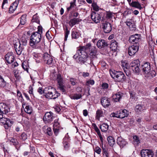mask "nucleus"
<instances>
[{"instance_id":"29","label":"nucleus","mask_w":157,"mask_h":157,"mask_svg":"<svg viewBox=\"0 0 157 157\" xmlns=\"http://www.w3.org/2000/svg\"><path fill=\"white\" fill-rule=\"evenodd\" d=\"M117 47V43L114 40H112L110 45V48L112 50L116 51Z\"/></svg>"},{"instance_id":"46","label":"nucleus","mask_w":157,"mask_h":157,"mask_svg":"<svg viewBox=\"0 0 157 157\" xmlns=\"http://www.w3.org/2000/svg\"><path fill=\"white\" fill-rule=\"evenodd\" d=\"M133 143L135 144H138L140 143L139 138L136 136H133Z\"/></svg>"},{"instance_id":"63","label":"nucleus","mask_w":157,"mask_h":157,"mask_svg":"<svg viewBox=\"0 0 157 157\" xmlns=\"http://www.w3.org/2000/svg\"><path fill=\"white\" fill-rule=\"evenodd\" d=\"M94 81L93 80H88L86 82V84L87 85H93L94 84Z\"/></svg>"},{"instance_id":"32","label":"nucleus","mask_w":157,"mask_h":157,"mask_svg":"<svg viewBox=\"0 0 157 157\" xmlns=\"http://www.w3.org/2000/svg\"><path fill=\"white\" fill-rule=\"evenodd\" d=\"M17 43L18 45L20 44L25 47L27 45V40L25 38L23 37L21 39V41Z\"/></svg>"},{"instance_id":"21","label":"nucleus","mask_w":157,"mask_h":157,"mask_svg":"<svg viewBox=\"0 0 157 157\" xmlns=\"http://www.w3.org/2000/svg\"><path fill=\"white\" fill-rule=\"evenodd\" d=\"M90 58L91 59H93L96 57L97 51L96 48L95 47H92L91 48L90 50Z\"/></svg>"},{"instance_id":"17","label":"nucleus","mask_w":157,"mask_h":157,"mask_svg":"<svg viewBox=\"0 0 157 157\" xmlns=\"http://www.w3.org/2000/svg\"><path fill=\"white\" fill-rule=\"evenodd\" d=\"M101 103L102 106L105 108L107 107L110 105L109 99L106 97H103L101 98Z\"/></svg>"},{"instance_id":"36","label":"nucleus","mask_w":157,"mask_h":157,"mask_svg":"<svg viewBox=\"0 0 157 157\" xmlns=\"http://www.w3.org/2000/svg\"><path fill=\"white\" fill-rule=\"evenodd\" d=\"M26 15L25 14H24L22 15L20 17V25H24L26 21Z\"/></svg>"},{"instance_id":"42","label":"nucleus","mask_w":157,"mask_h":157,"mask_svg":"<svg viewBox=\"0 0 157 157\" xmlns=\"http://www.w3.org/2000/svg\"><path fill=\"white\" fill-rule=\"evenodd\" d=\"M6 85V82L4 80L2 77L0 75V87H5Z\"/></svg>"},{"instance_id":"58","label":"nucleus","mask_w":157,"mask_h":157,"mask_svg":"<svg viewBox=\"0 0 157 157\" xmlns=\"http://www.w3.org/2000/svg\"><path fill=\"white\" fill-rule=\"evenodd\" d=\"M70 82L71 84L73 86L75 85L77 83L76 79L73 78H70Z\"/></svg>"},{"instance_id":"41","label":"nucleus","mask_w":157,"mask_h":157,"mask_svg":"<svg viewBox=\"0 0 157 157\" xmlns=\"http://www.w3.org/2000/svg\"><path fill=\"white\" fill-rule=\"evenodd\" d=\"M104 114L103 111L101 109H98L96 112V117L99 119L101 117L103 116Z\"/></svg>"},{"instance_id":"20","label":"nucleus","mask_w":157,"mask_h":157,"mask_svg":"<svg viewBox=\"0 0 157 157\" xmlns=\"http://www.w3.org/2000/svg\"><path fill=\"white\" fill-rule=\"evenodd\" d=\"M108 44L106 41L104 40H99L97 42V46L99 48L106 47Z\"/></svg>"},{"instance_id":"16","label":"nucleus","mask_w":157,"mask_h":157,"mask_svg":"<svg viewBox=\"0 0 157 157\" xmlns=\"http://www.w3.org/2000/svg\"><path fill=\"white\" fill-rule=\"evenodd\" d=\"M142 67L143 71L145 74H148L150 72L151 67L148 63H145Z\"/></svg>"},{"instance_id":"34","label":"nucleus","mask_w":157,"mask_h":157,"mask_svg":"<svg viewBox=\"0 0 157 157\" xmlns=\"http://www.w3.org/2000/svg\"><path fill=\"white\" fill-rule=\"evenodd\" d=\"M108 127L109 126L107 124L104 123L100 125V128L102 132H105L108 130Z\"/></svg>"},{"instance_id":"48","label":"nucleus","mask_w":157,"mask_h":157,"mask_svg":"<svg viewBox=\"0 0 157 157\" xmlns=\"http://www.w3.org/2000/svg\"><path fill=\"white\" fill-rule=\"evenodd\" d=\"M32 22H36L38 24H40V21L38 17L36 14H35L33 16V19L32 20Z\"/></svg>"},{"instance_id":"35","label":"nucleus","mask_w":157,"mask_h":157,"mask_svg":"<svg viewBox=\"0 0 157 157\" xmlns=\"http://www.w3.org/2000/svg\"><path fill=\"white\" fill-rule=\"evenodd\" d=\"M79 33L75 30H72L71 32L72 38L73 39H77L79 37Z\"/></svg>"},{"instance_id":"22","label":"nucleus","mask_w":157,"mask_h":157,"mask_svg":"<svg viewBox=\"0 0 157 157\" xmlns=\"http://www.w3.org/2000/svg\"><path fill=\"white\" fill-rule=\"evenodd\" d=\"M123 94L121 92H118L113 96V99L115 102L119 101L122 96Z\"/></svg>"},{"instance_id":"28","label":"nucleus","mask_w":157,"mask_h":157,"mask_svg":"<svg viewBox=\"0 0 157 157\" xmlns=\"http://www.w3.org/2000/svg\"><path fill=\"white\" fill-rule=\"evenodd\" d=\"M130 5L132 7L141 9L142 7L140 3L138 2H132L129 3Z\"/></svg>"},{"instance_id":"23","label":"nucleus","mask_w":157,"mask_h":157,"mask_svg":"<svg viewBox=\"0 0 157 157\" xmlns=\"http://www.w3.org/2000/svg\"><path fill=\"white\" fill-rule=\"evenodd\" d=\"M91 46L90 44H88L86 47H81L78 50V52L80 53L81 54H87L86 53V50L87 48H89Z\"/></svg>"},{"instance_id":"53","label":"nucleus","mask_w":157,"mask_h":157,"mask_svg":"<svg viewBox=\"0 0 157 157\" xmlns=\"http://www.w3.org/2000/svg\"><path fill=\"white\" fill-rule=\"evenodd\" d=\"M76 0H73V2H71L70 3V6L67 8V10L68 11H69L71 10V9L74 7L75 5V3Z\"/></svg>"},{"instance_id":"61","label":"nucleus","mask_w":157,"mask_h":157,"mask_svg":"<svg viewBox=\"0 0 157 157\" xmlns=\"http://www.w3.org/2000/svg\"><path fill=\"white\" fill-rule=\"evenodd\" d=\"M21 139L23 140H26L27 138V135L25 133H23L21 135Z\"/></svg>"},{"instance_id":"33","label":"nucleus","mask_w":157,"mask_h":157,"mask_svg":"<svg viewBox=\"0 0 157 157\" xmlns=\"http://www.w3.org/2000/svg\"><path fill=\"white\" fill-rule=\"evenodd\" d=\"M144 109V107L139 105H137L135 108V110L137 114L140 113Z\"/></svg>"},{"instance_id":"6","label":"nucleus","mask_w":157,"mask_h":157,"mask_svg":"<svg viewBox=\"0 0 157 157\" xmlns=\"http://www.w3.org/2000/svg\"><path fill=\"white\" fill-rule=\"evenodd\" d=\"M141 157H152L154 154L153 151L149 149H142L140 151Z\"/></svg>"},{"instance_id":"5","label":"nucleus","mask_w":157,"mask_h":157,"mask_svg":"<svg viewBox=\"0 0 157 157\" xmlns=\"http://www.w3.org/2000/svg\"><path fill=\"white\" fill-rule=\"evenodd\" d=\"M141 38L140 35L138 34L131 36L129 39L130 42L133 44H138V43L140 41Z\"/></svg>"},{"instance_id":"10","label":"nucleus","mask_w":157,"mask_h":157,"mask_svg":"<svg viewBox=\"0 0 157 157\" xmlns=\"http://www.w3.org/2000/svg\"><path fill=\"white\" fill-rule=\"evenodd\" d=\"M0 111L4 114H6L10 111V109L6 104L0 103Z\"/></svg>"},{"instance_id":"4","label":"nucleus","mask_w":157,"mask_h":157,"mask_svg":"<svg viewBox=\"0 0 157 157\" xmlns=\"http://www.w3.org/2000/svg\"><path fill=\"white\" fill-rule=\"evenodd\" d=\"M56 78V80L59 84V88L63 92H65V87L63 85V78L61 75L59 74H57Z\"/></svg>"},{"instance_id":"8","label":"nucleus","mask_w":157,"mask_h":157,"mask_svg":"<svg viewBox=\"0 0 157 157\" xmlns=\"http://www.w3.org/2000/svg\"><path fill=\"white\" fill-rule=\"evenodd\" d=\"M139 44L133 45L128 48V53L129 56H132L137 52L139 49Z\"/></svg>"},{"instance_id":"19","label":"nucleus","mask_w":157,"mask_h":157,"mask_svg":"<svg viewBox=\"0 0 157 157\" xmlns=\"http://www.w3.org/2000/svg\"><path fill=\"white\" fill-rule=\"evenodd\" d=\"M88 59H89V58L87 56V54H80L78 58V62L81 64H83L86 62Z\"/></svg>"},{"instance_id":"52","label":"nucleus","mask_w":157,"mask_h":157,"mask_svg":"<svg viewBox=\"0 0 157 157\" xmlns=\"http://www.w3.org/2000/svg\"><path fill=\"white\" fill-rule=\"evenodd\" d=\"M147 75H148V76L150 78H151L155 76L156 75V72L154 70H152Z\"/></svg>"},{"instance_id":"15","label":"nucleus","mask_w":157,"mask_h":157,"mask_svg":"<svg viewBox=\"0 0 157 157\" xmlns=\"http://www.w3.org/2000/svg\"><path fill=\"white\" fill-rule=\"evenodd\" d=\"M117 143L120 146L121 148H123L128 144L127 142L121 137L117 138Z\"/></svg>"},{"instance_id":"9","label":"nucleus","mask_w":157,"mask_h":157,"mask_svg":"<svg viewBox=\"0 0 157 157\" xmlns=\"http://www.w3.org/2000/svg\"><path fill=\"white\" fill-rule=\"evenodd\" d=\"M102 27L105 33H108L112 30V25L109 23L105 21L102 23Z\"/></svg>"},{"instance_id":"60","label":"nucleus","mask_w":157,"mask_h":157,"mask_svg":"<svg viewBox=\"0 0 157 157\" xmlns=\"http://www.w3.org/2000/svg\"><path fill=\"white\" fill-rule=\"evenodd\" d=\"M102 89L104 90L107 89L109 87V85L108 83H103L101 85Z\"/></svg>"},{"instance_id":"2","label":"nucleus","mask_w":157,"mask_h":157,"mask_svg":"<svg viewBox=\"0 0 157 157\" xmlns=\"http://www.w3.org/2000/svg\"><path fill=\"white\" fill-rule=\"evenodd\" d=\"M44 92L45 98L48 99H55L60 95L55 89L51 86L45 88Z\"/></svg>"},{"instance_id":"55","label":"nucleus","mask_w":157,"mask_h":157,"mask_svg":"<svg viewBox=\"0 0 157 157\" xmlns=\"http://www.w3.org/2000/svg\"><path fill=\"white\" fill-rule=\"evenodd\" d=\"M70 33V31L68 30L67 27H66V31L65 32V37L64 40L66 41L67 40L68 35Z\"/></svg>"},{"instance_id":"3","label":"nucleus","mask_w":157,"mask_h":157,"mask_svg":"<svg viewBox=\"0 0 157 157\" xmlns=\"http://www.w3.org/2000/svg\"><path fill=\"white\" fill-rule=\"evenodd\" d=\"M109 73L112 78L118 82H122L126 79L125 76L122 72L112 69L110 70Z\"/></svg>"},{"instance_id":"64","label":"nucleus","mask_w":157,"mask_h":157,"mask_svg":"<svg viewBox=\"0 0 157 157\" xmlns=\"http://www.w3.org/2000/svg\"><path fill=\"white\" fill-rule=\"evenodd\" d=\"M43 28L40 25L38 27V31L37 32L39 33L41 35L42 33Z\"/></svg>"},{"instance_id":"47","label":"nucleus","mask_w":157,"mask_h":157,"mask_svg":"<svg viewBox=\"0 0 157 157\" xmlns=\"http://www.w3.org/2000/svg\"><path fill=\"white\" fill-rule=\"evenodd\" d=\"M32 110V109L31 107L29 105H26L25 107V111L26 113L29 114H31Z\"/></svg>"},{"instance_id":"18","label":"nucleus","mask_w":157,"mask_h":157,"mask_svg":"<svg viewBox=\"0 0 157 157\" xmlns=\"http://www.w3.org/2000/svg\"><path fill=\"white\" fill-rule=\"evenodd\" d=\"M128 114V112L126 109H124L117 112V117L123 118L127 117Z\"/></svg>"},{"instance_id":"56","label":"nucleus","mask_w":157,"mask_h":157,"mask_svg":"<svg viewBox=\"0 0 157 157\" xmlns=\"http://www.w3.org/2000/svg\"><path fill=\"white\" fill-rule=\"evenodd\" d=\"M95 131L97 133V134L100 140H101L102 144L103 143V139L99 129H98L97 131Z\"/></svg>"},{"instance_id":"7","label":"nucleus","mask_w":157,"mask_h":157,"mask_svg":"<svg viewBox=\"0 0 157 157\" xmlns=\"http://www.w3.org/2000/svg\"><path fill=\"white\" fill-rule=\"evenodd\" d=\"M42 59L45 63L48 64H51L53 62L52 57L47 53H45L42 55Z\"/></svg>"},{"instance_id":"43","label":"nucleus","mask_w":157,"mask_h":157,"mask_svg":"<svg viewBox=\"0 0 157 157\" xmlns=\"http://www.w3.org/2000/svg\"><path fill=\"white\" fill-rule=\"evenodd\" d=\"M140 66V65H138L135 67H131V69L134 73L136 74H139L140 71V69L139 68Z\"/></svg>"},{"instance_id":"27","label":"nucleus","mask_w":157,"mask_h":157,"mask_svg":"<svg viewBox=\"0 0 157 157\" xmlns=\"http://www.w3.org/2000/svg\"><path fill=\"white\" fill-rule=\"evenodd\" d=\"M79 19L78 18H74L70 19L69 22V25L71 27H72L76 24L78 23Z\"/></svg>"},{"instance_id":"44","label":"nucleus","mask_w":157,"mask_h":157,"mask_svg":"<svg viewBox=\"0 0 157 157\" xmlns=\"http://www.w3.org/2000/svg\"><path fill=\"white\" fill-rule=\"evenodd\" d=\"M81 97V94H74L70 96L71 99L76 100L80 99Z\"/></svg>"},{"instance_id":"37","label":"nucleus","mask_w":157,"mask_h":157,"mask_svg":"<svg viewBox=\"0 0 157 157\" xmlns=\"http://www.w3.org/2000/svg\"><path fill=\"white\" fill-rule=\"evenodd\" d=\"M121 66L124 70L129 69L130 67L129 64L127 62L124 61H122Z\"/></svg>"},{"instance_id":"59","label":"nucleus","mask_w":157,"mask_h":157,"mask_svg":"<svg viewBox=\"0 0 157 157\" xmlns=\"http://www.w3.org/2000/svg\"><path fill=\"white\" fill-rule=\"evenodd\" d=\"M14 76L17 79H19L20 78V76L18 71L17 70H14Z\"/></svg>"},{"instance_id":"14","label":"nucleus","mask_w":157,"mask_h":157,"mask_svg":"<svg viewBox=\"0 0 157 157\" xmlns=\"http://www.w3.org/2000/svg\"><path fill=\"white\" fill-rule=\"evenodd\" d=\"M13 44L17 54L18 55H20L22 53V51L25 48V47L20 44L18 45L17 43H14Z\"/></svg>"},{"instance_id":"51","label":"nucleus","mask_w":157,"mask_h":157,"mask_svg":"<svg viewBox=\"0 0 157 157\" xmlns=\"http://www.w3.org/2000/svg\"><path fill=\"white\" fill-rule=\"evenodd\" d=\"M113 13L111 12H107L106 14V18L107 19H111L113 18Z\"/></svg>"},{"instance_id":"54","label":"nucleus","mask_w":157,"mask_h":157,"mask_svg":"<svg viewBox=\"0 0 157 157\" xmlns=\"http://www.w3.org/2000/svg\"><path fill=\"white\" fill-rule=\"evenodd\" d=\"M92 6L93 9L95 11H98L99 10V7L97 6L96 3H92Z\"/></svg>"},{"instance_id":"31","label":"nucleus","mask_w":157,"mask_h":157,"mask_svg":"<svg viewBox=\"0 0 157 157\" xmlns=\"http://www.w3.org/2000/svg\"><path fill=\"white\" fill-rule=\"evenodd\" d=\"M6 122L4 127L6 129H8L9 127H10L13 123V122L9 119H5Z\"/></svg>"},{"instance_id":"30","label":"nucleus","mask_w":157,"mask_h":157,"mask_svg":"<svg viewBox=\"0 0 157 157\" xmlns=\"http://www.w3.org/2000/svg\"><path fill=\"white\" fill-rule=\"evenodd\" d=\"M107 140L109 144L111 147H113L115 143V140L112 136H109L108 137Z\"/></svg>"},{"instance_id":"1","label":"nucleus","mask_w":157,"mask_h":157,"mask_svg":"<svg viewBox=\"0 0 157 157\" xmlns=\"http://www.w3.org/2000/svg\"><path fill=\"white\" fill-rule=\"evenodd\" d=\"M41 38L40 33L38 32L33 33L30 37V45L35 49L40 48L41 47L39 44Z\"/></svg>"},{"instance_id":"26","label":"nucleus","mask_w":157,"mask_h":157,"mask_svg":"<svg viewBox=\"0 0 157 157\" xmlns=\"http://www.w3.org/2000/svg\"><path fill=\"white\" fill-rule=\"evenodd\" d=\"M34 59L37 62H40L42 59V56L41 54L34 53L33 54Z\"/></svg>"},{"instance_id":"62","label":"nucleus","mask_w":157,"mask_h":157,"mask_svg":"<svg viewBox=\"0 0 157 157\" xmlns=\"http://www.w3.org/2000/svg\"><path fill=\"white\" fill-rule=\"evenodd\" d=\"M44 89L43 90L42 88L41 87H40L37 90L38 92L40 94H44Z\"/></svg>"},{"instance_id":"49","label":"nucleus","mask_w":157,"mask_h":157,"mask_svg":"<svg viewBox=\"0 0 157 157\" xmlns=\"http://www.w3.org/2000/svg\"><path fill=\"white\" fill-rule=\"evenodd\" d=\"M94 152L96 153L98 155H100L101 154V148L99 147L98 146L95 147L94 148Z\"/></svg>"},{"instance_id":"39","label":"nucleus","mask_w":157,"mask_h":157,"mask_svg":"<svg viewBox=\"0 0 157 157\" xmlns=\"http://www.w3.org/2000/svg\"><path fill=\"white\" fill-rule=\"evenodd\" d=\"M125 22L126 25L129 26L130 30H133L135 29V25L131 21H127Z\"/></svg>"},{"instance_id":"25","label":"nucleus","mask_w":157,"mask_h":157,"mask_svg":"<svg viewBox=\"0 0 157 157\" xmlns=\"http://www.w3.org/2000/svg\"><path fill=\"white\" fill-rule=\"evenodd\" d=\"M102 145L101 146L102 150L103 155L104 157H109V154L108 152V149L105 146H103V143L102 144Z\"/></svg>"},{"instance_id":"12","label":"nucleus","mask_w":157,"mask_h":157,"mask_svg":"<svg viewBox=\"0 0 157 157\" xmlns=\"http://www.w3.org/2000/svg\"><path fill=\"white\" fill-rule=\"evenodd\" d=\"M91 17L93 21L96 23H99L101 20V16L99 14L95 12L92 13Z\"/></svg>"},{"instance_id":"57","label":"nucleus","mask_w":157,"mask_h":157,"mask_svg":"<svg viewBox=\"0 0 157 157\" xmlns=\"http://www.w3.org/2000/svg\"><path fill=\"white\" fill-rule=\"evenodd\" d=\"M58 119H56L54 121L53 127L59 128V124L58 122Z\"/></svg>"},{"instance_id":"45","label":"nucleus","mask_w":157,"mask_h":157,"mask_svg":"<svg viewBox=\"0 0 157 157\" xmlns=\"http://www.w3.org/2000/svg\"><path fill=\"white\" fill-rule=\"evenodd\" d=\"M67 139L64 138L63 141V145L64 148L65 150H68L70 147V144L68 143L67 141Z\"/></svg>"},{"instance_id":"24","label":"nucleus","mask_w":157,"mask_h":157,"mask_svg":"<svg viewBox=\"0 0 157 157\" xmlns=\"http://www.w3.org/2000/svg\"><path fill=\"white\" fill-rule=\"evenodd\" d=\"M19 3L18 1H16L13 2L10 6L9 8V11L11 13H13L15 10L17 6Z\"/></svg>"},{"instance_id":"13","label":"nucleus","mask_w":157,"mask_h":157,"mask_svg":"<svg viewBox=\"0 0 157 157\" xmlns=\"http://www.w3.org/2000/svg\"><path fill=\"white\" fill-rule=\"evenodd\" d=\"M14 56L12 52L8 53L5 56V59L7 62L8 63H11L14 60Z\"/></svg>"},{"instance_id":"50","label":"nucleus","mask_w":157,"mask_h":157,"mask_svg":"<svg viewBox=\"0 0 157 157\" xmlns=\"http://www.w3.org/2000/svg\"><path fill=\"white\" fill-rule=\"evenodd\" d=\"M22 66L23 69L27 72H28V63L26 62H23L22 64Z\"/></svg>"},{"instance_id":"40","label":"nucleus","mask_w":157,"mask_h":157,"mask_svg":"<svg viewBox=\"0 0 157 157\" xmlns=\"http://www.w3.org/2000/svg\"><path fill=\"white\" fill-rule=\"evenodd\" d=\"M8 140L12 143L13 145L16 146L19 143L17 140L13 137H10L8 139Z\"/></svg>"},{"instance_id":"11","label":"nucleus","mask_w":157,"mask_h":157,"mask_svg":"<svg viewBox=\"0 0 157 157\" xmlns=\"http://www.w3.org/2000/svg\"><path fill=\"white\" fill-rule=\"evenodd\" d=\"M53 113L52 112L45 113L43 117V121L45 123H49L52 121L53 118Z\"/></svg>"},{"instance_id":"38","label":"nucleus","mask_w":157,"mask_h":157,"mask_svg":"<svg viewBox=\"0 0 157 157\" xmlns=\"http://www.w3.org/2000/svg\"><path fill=\"white\" fill-rule=\"evenodd\" d=\"M140 65V62L138 59L133 60L130 64L131 68L135 67L136 66Z\"/></svg>"}]
</instances>
